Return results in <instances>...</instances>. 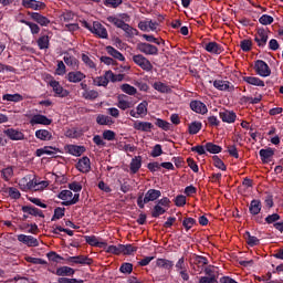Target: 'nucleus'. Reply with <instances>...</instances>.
Masks as SVG:
<instances>
[{
  "mask_svg": "<svg viewBox=\"0 0 283 283\" xmlns=\"http://www.w3.org/2000/svg\"><path fill=\"white\" fill-rule=\"evenodd\" d=\"M108 23H113L115 28H119V30H123L125 32L126 39H134L135 36H138V31L134 29L132 25L126 23L123 20H119L117 17L109 15L106 18Z\"/></svg>",
  "mask_w": 283,
  "mask_h": 283,
  "instance_id": "obj_1",
  "label": "nucleus"
},
{
  "mask_svg": "<svg viewBox=\"0 0 283 283\" xmlns=\"http://www.w3.org/2000/svg\"><path fill=\"white\" fill-rule=\"evenodd\" d=\"M160 196H163V192L160 190L149 189L145 195H138L137 206L139 207V209H145V205H148V202H155V200H158Z\"/></svg>",
  "mask_w": 283,
  "mask_h": 283,
  "instance_id": "obj_2",
  "label": "nucleus"
},
{
  "mask_svg": "<svg viewBox=\"0 0 283 283\" xmlns=\"http://www.w3.org/2000/svg\"><path fill=\"white\" fill-rule=\"evenodd\" d=\"M84 28H86V30H90L92 34L98 36V39H108L109 36V34L107 33V29L98 21H94L93 24L84 21Z\"/></svg>",
  "mask_w": 283,
  "mask_h": 283,
  "instance_id": "obj_3",
  "label": "nucleus"
},
{
  "mask_svg": "<svg viewBox=\"0 0 283 283\" xmlns=\"http://www.w3.org/2000/svg\"><path fill=\"white\" fill-rule=\"evenodd\" d=\"M254 71L259 76L266 78V76H271V67L269 64L264 62V60H256L254 62Z\"/></svg>",
  "mask_w": 283,
  "mask_h": 283,
  "instance_id": "obj_4",
  "label": "nucleus"
},
{
  "mask_svg": "<svg viewBox=\"0 0 283 283\" xmlns=\"http://www.w3.org/2000/svg\"><path fill=\"white\" fill-rule=\"evenodd\" d=\"M133 61L145 72H151V70H154V65L151 64V62L143 54L134 55Z\"/></svg>",
  "mask_w": 283,
  "mask_h": 283,
  "instance_id": "obj_5",
  "label": "nucleus"
},
{
  "mask_svg": "<svg viewBox=\"0 0 283 283\" xmlns=\"http://www.w3.org/2000/svg\"><path fill=\"white\" fill-rule=\"evenodd\" d=\"M137 50H139V52H143V54H146L148 56H158V46L150 43L140 42L137 45Z\"/></svg>",
  "mask_w": 283,
  "mask_h": 283,
  "instance_id": "obj_6",
  "label": "nucleus"
},
{
  "mask_svg": "<svg viewBox=\"0 0 283 283\" xmlns=\"http://www.w3.org/2000/svg\"><path fill=\"white\" fill-rule=\"evenodd\" d=\"M254 41L258 44V48H266L269 41V31L265 29H258L254 34Z\"/></svg>",
  "mask_w": 283,
  "mask_h": 283,
  "instance_id": "obj_7",
  "label": "nucleus"
},
{
  "mask_svg": "<svg viewBox=\"0 0 283 283\" xmlns=\"http://www.w3.org/2000/svg\"><path fill=\"white\" fill-rule=\"evenodd\" d=\"M64 151L70 154L71 156H75L76 158L83 156L84 151H87L85 146H78L74 144H67L64 146Z\"/></svg>",
  "mask_w": 283,
  "mask_h": 283,
  "instance_id": "obj_8",
  "label": "nucleus"
},
{
  "mask_svg": "<svg viewBox=\"0 0 283 283\" xmlns=\"http://www.w3.org/2000/svg\"><path fill=\"white\" fill-rule=\"evenodd\" d=\"M21 6L28 10H45L46 8L45 2L39 0H22Z\"/></svg>",
  "mask_w": 283,
  "mask_h": 283,
  "instance_id": "obj_9",
  "label": "nucleus"
},
{
  "mask_svg": "<svg viewBox=\"0 0 283 283\" xmlns=\"http://www.w3.org/2000/svg\"><path fill=\"white\" fill-rule=\"evenodd\" d=\"M49 84H50V87H52L54 94H56V96H59L60 98H65L66 96H70V92L63 88V86H61V83H59V81L52 80L49 82Z\"/></svg>",
  "mask_w": 283,
  "mask_h": 283,
  "instance_id": "obj_10",
  "label": "nucleus"
},
{
  "mask_svg": "<svg viewBox=\"0 0 283 283\" xmlns=\"http://www.w3.org/2000/svg\"><path fill=\"white\" fill-rule=\"evenodd\" d=\"M76 169L80 170L81 174H90L92 169V161L90 160V157L84 156L78 159L76 164Z\"/></svg>",
  "mask_w": 283,
  "mask_h": 283,
  "instance_id": "obj_11",
  "label": "nucleus"
},
{
  "mask_svg": "<svg viewBox=\"0 0 283 283\" xmlns=\"http://www.w3.org/2000/svg\"><path fill=\"white\" fill-rule=\"evenodd\" d=\"M4 136L10 140H25V134L19 129L8 128L3 130Z\"/></svg>",
  "mask_w": 283,
  "mask_h": 283,
  "instance_id": "obj_12",
  "label": "nucleus"
},
{
  "mask_svg": "<svg viewBox=\"0 0 283 283\" xmlns=\"http://www.w3.org/2000/svg\"><path fill=\"white\" fill-rule=\"evenodd\" d=\"M52 123L51 118H48V116L45 115H41V114H35L32 115L30 118V125H32V127H34V125H50Z\"/></svg>",
  "mask_w": 283,
  "mask_h": 283,
  "instance_id": "obj_13",
  "label": "nucleus"
},
{
  "mask_svg": "<svg viewBox=\"0 0 283 283\" xmlns=\"http://www.w3.org/2000/svg\"><path fill=\"white\" fill-rule=\"evenodd\" d=\"M219 117L221 118L222 123H228L231 125L232 123H235L238 115L233 111L223 109L219 113Z\"/></svg>",
  "mask_w": 283,
  "mask_h": 283,
  "instance_id": "obj_14",
  "label": "nucleus"
},
{
  "mask_svg": "<svg viewBox=\"0 0 283 283\" xmlns=\"http://www.w3.org/2000/svg\"><path fill=\"white\" fill-rule=\"evenodd\" d=\"M190 109H192V112H196V114L201 115H205L207 114V112H209V108H207V104L198 99L190 102Z\"/></svg>",
  "mask_w": 283,
  "mask_h": 283,
  "instance_id": "obj_15",
  "label": "nucleus"
},
{
  "mask_svg": "<svg viewBox=\"0 0 283 283\" xmlns=\"http://www.w3.org/2000/svg\"><path fill=\"white\" fill-rule=\"evenodd\" d=\"M259 155H260V158H261V161L266 165L269 163H271V160H273V156H275V149L269 147V148H262L260 151H259Z\"/></svg>",
  "mask_w": 283,
  "mask_h": 283,
  "instance_id": "obj_16",
  "label": "nucleus"
},
{
  "mask_svg": "<svg viewBox=\"0 0 283 283\" xmlns=\"http://www.w3.org/2000/svg\"><path fill=\"white\" fill-rule=\"evenodd\" d=\"M23 213H28V216H33V218H45L43 210L34 207V206H23Z\"/></svg>",
  "mask_w": 283,
  "mask_h": 283,
  "instance_id": "obj_17",
  "label": "nucleus"
},
{
  "mask_svg": "<svg viewBox=\"0 0 283 283\" xmlns=\"http://www.w3.org/2000/svg\"><path fill=\"white\" fill-rule=\"evenodd\" d=\"M29 15L32 20L35 21V23H39V25H42V28H48L50 23V19L48 17L39 13V12H30Z\"/></svg>",
  "mask_w": 283,
  "mask_h": 283,
  "instance_id": "obj_18",
  "label": "nucleus"
},
{
  "mask_svg": "<svg viewBox=\"0 0 283 283\" xmlns=\"http://www.w3.org/2000/svg\"><path fill=\"white\" fill-rule=\"evenodd\" d=\"M18 240L22 242V244H25L27 247H39V239L32 235L19 234Z\"/></svg>",
  "mask_w": 283,
  "mask_h": 283,
  "instance_id": "obj_19",
  "label": "nucleus"
},
{
  "mask_svg": "<svg viewBox=\"0 0 283 283\" xmlns=\"http://www.w3.org/2000/svg\"><path fill=\"white\" fill-rule=\"evenodd\" d=\"M134 129H136L137 132H146L149 133L154 129V124L149 123V122H140V120H136L133 124Z\"/></svg>",
  "mask_w": 283,
  "mask_h": 283,
  "instance_id": "obj_20",
  "label": "nucleus"
},
{
  "mask_svg": "<svg viewBox=\"0 0 283 283\" xmlns=\"http://www.w3.org/2000/svg\"><path fill=\"white\" fill-rule=\"evenodd\" d=\"M84 238L86 244H90V247H97L98 249H105V247H107V242L98 241V238H96V235H86Z\"/></svg>",
  "mask_w": 283,
  "mask_h": 283,
  "instance_id": "obj_21",
  "label": "nucleus"
},
{
  "mask_svg": "<svg viewBox=\"0 0 283 283\" xmlns=\"http://www.w3.org/2000/svg\"><path fill=\"white\" fill-rule=\"evenodd\" d=\"M127 98H129V97L125 94H120L117 96V107L119 109H123L124 112H125V109H129V108L134 107V104H132V102L127 101Z\"/></svg>",
  "mask_w": 283,
  "mask_h": 283,
  "instance_id": "obj_22",
  "label": "nucleus"
},
{
  "mask_svg": "<svg viewBox=\"0 0 283 283\" xmlns=\"http://www.w3.org/2000/svg\"><path fill=\"white\" fill-rule=\"evenodd\" d=\"M205 50H206V52H209L210 54H222V52H224V49L218 42L207 43L205 45Z\"/></svg>",
  "mask_w": 283,
  "mask_h": 283,
  "instance_id": "obj_23",
  "label": "nucleus"
},
{
  "mask_svg": "<svg viewBox=\"0 0 283 283\" xmlns=\"http://www.w3.org/2000/svg\"><path fill=\"white\" fill-rule=\"evenodd\" d=\"M74 273H76V270L66 265L57 268L55 271V275H57L59 277H72Z\"/></svg>",
  "mask_w": 283,
  "mask_h": 283,
  "instance_id": "obj_24",
  "label": "nucleus"
},
{
  "mask_svg": "<svg viewBox=\"0 0 283 283\" xmlns=\"http://www.w3.org/2000/svg\"><path fill=\"white\" fill-rule=\"evenodd\" d=\"M85 77V74L81 71H72L67 73L69 83H81Z\"/></svg>",
  "mask_w": 283,
  "mask_h": 283,
  "instance_id": "obj_25",
  "label": "nucleus"
},
{
  "mask_svg": "<svg viewBox=\"0 0 283 283\" xmlns=\"http://www.w3.org/2000/svg\"><path fill=\"white\" fill-rule=\"evenodd\" d=\"M50 149H53V151ZM54 151H59L61 154V149H59L56 147L44 146L43 148H39L35 150V156L38 158H41V156H44V154H46V156H54Z\"/></svg>",
  "mask_w": 283,
  "mask_h": 283,
  "instance_id": "obj_26",
  "label": "nucleus"
},
{
  "mask_svg": "<svg viewBox=\"0 0 283 283\" xmlns=\"http://www.w3.org/2000/svg\"><path fill=\"white\" fill-rule=\"evenodd\" d=\"M213 87H216V90H219L220 92H227L229 90H233V85H231V82L222 81V80H216L213 82Z\"/></svg>",
  "mask_w": 283,
  "mask_h": 283,
  "instance_id": "obj_27",
  "label": "nucleus"
},
{
  "mask_svg": "<svg viewBox=\"0 0 283 283\" xmlns=\"http://www.w3.org/2000/svg\"><path fill=\"white\" fill-rule=\"evenodd\" d=\"M156 266H158V269H165L168 273H171V269H174V261L169 259H157Z\"/></svg>",
  "mask_w": 283,
  "mask_h": 283,
  "instance_id": "obj_28",
  "label": "nucleus"
},
{
  "mask_svg": "<svg viewBox=\"0 0 283 283\" xmlns=\"http://www.w3.org/2000/svg\"><path fill=\"white\" fill-rule=\"evenodd\" d=\"M140 167H143V157L136 156L130 161V174H138L140 170Z\"/></svg>",
  "mask_w": 283,
  "mask_h": 283,
  "instance_id": "obj_29",
  "label": "nucleus"
},
{
  "mask_svg": "<svg viewBox=\"0 0 283 283\" xmlns=\"http://www.w3.org/2000/svg\"><path fill=\"white\" fill-rule=\"evenodd\" d=\"M262 211V201L253 199L249 206V212L251 216H258Z\"/></svg>",
  "mask_w": 283,
  "mask_h": 283,
  "instance_id": "obj_30",
  "label": "nucleus"
},
{
  "mask_svg": "<svg viewBox=\"0 0 283 283\" xmlns=\"http://www.w3.org/2000/svg\"><path fill=\"white\" fill-rule=\"evenodd\" d=\"M244 83H248V85H254L255 87H264V81H262L260 77H253V76H243Z\"/></svg>",
  "mask_w": 283,
  "mask_h": 283,
  "instance_id": "obj_31",
  "label": "nucleus"
},
{
  "mask_svg": "<svg viewBox=\"0 0 283 283\" xmlns=\"http://www.w3.org/2000/svg\"><path fill=\"white\" fill-rule=\"evenodd\" d=\"M106 52L109 54V56H113V59H116L117 61H125V55H123V53L112 45L106 46Z\"/></svg>",
  "mask_w": 283,
  "mask_h": 283,
  "instance_id": "obj_32",
  "label": "nucleus"
},
{
  "mask_svg": "<svg viewBox=\"0 0 283 283\" xmlns=\"http://www.w3.org/2000/svg\"><path fill=\"white\" fill-rule=\"evenodd\" d=\"M94 85L97 87H107L109 85V77H107V71L104 76H97L93 80Z\"/></svg>",
  "mask_w": 283,
  "mask_h": 283,
  "instance_id": "obj_33",
  "label": "nucleus"
},
{
  "mask_svg": "<svg viewBox=\"0 0 283 283\" xmlns=\"http://www.w3.org/2000/svg\"><path fill=\"white\" fill-rule=\"evenodd\" d=\"M35 138L38 140H52V133L48 129H38L35 130Z\"/></svg>",
  "mask_w": 283,
  "mask_h": 283,
  "instance_id": "obj_34",
  "label": "nucleus"
},
{
  "mask_svg": "<svg viewBox=\"0 0 283 283\" xmlns=\"http://www.w3.org/2000/svg\"><path fill=\"white\" fill-rule=\"evenodd\" d=\"M243 238H244L247 244L250 247H258V244H260V239H258V237L251 235V232H249V231H247L243 234Z\"/></svg>",
  "mask_w": 283,
  "mask_h": 283,
  "instance_id": "obj_35",
  "label": "nucleus"
},
{
  "mask_svg": "<svg viewBox=\"0 0 283 283\" xmlns=\"http://www.w3.org/2000/svg\"><path fill=\"white\" fill-rule=\"evenodd\" d=\"M2 101H8L10 103H21L23 101V95L15 93V94H4L2 96Z\"/></svg>",
  "mask_w": 283,
  "mask_h": 283,
  "instance_id": "obj_36",
  "label": "nucleus"
},
{
  "mask_svg": "<svg viewBox=\"0 0 283 283\" xmlns=\"http://www.w3.org/2000/svg\"><path fill=\"white\" fill-rule=\"evenodd\" d=\"M153 87L157 92H160V94H169V92H171V88L167 84H165L163 82H155L153 84Z\"/></svg>",
  "mask_w": 283,
  "mask_h": 283,
  "instance_id": "obj_37",
  "label": "nucleus"
},
{
  "mask_svg": "<svg viewBox=\"0 0 283 283\" xmlns=\"http://www.w3.org/2000/svg\"><path fill=\"white\" fill-rule=\"evenodd\" d=\"M39 50H48L50 48V36L48 35H41L38 41Z\"/></svg>",
  "mask_w": 283,
  "mask_h": 283,
  "instance_id": "obj_38",
  "label": "nucleus"
},
{
  "mask_svg": "<svg viewBox=\"0 0 283 283\" xmlns=\"http://www.w3.org/2000/svg\"><path fill=\"white\" fill-rule=\"evenodd\" d=\"M106 76L111 83H120L125 78L124 74H114L112 71H106Z\"/></svg>",
  "mask_w": 283,
  "mask_h": 283,
  "instance_id": "obj_39",
  "label": "nucleus"
},
{
  "mask_svg": "<svg viewBox=\"0 0 283 283\" xmlns=\"http://www.w3.org/2000/svg\"><path fill=\"white\" fill-rule=\"evenodd\" d=\"M96 123L97 125H114L112 117L103 114L97 115Z\"/></svg>",
  "mask_w": 283,
  "mask_h": 283,
  "instance_id": "obj_40",
  "label": "nucleus"
},
{
  "mask_svg": "<svg viewBox=\"0 0 283 283\" xmlns=\"http://www.w3.org/2000/svg\"><path fill=\"white\" fill-rule=\"evenodd\" d=\"M200 129H202V123L201 122H192L188 126V133L192 136L198 134L200 132Z\"/></svg>",
  "mask_w": 283,
  "mask_h": 283,
  "instance_id": "obj_41",
  "label": "nucleus"
},
{
  "mask_svg": "<svg viewBox=\"0 0 283 283\" xmlns=\"http://www.w3.org/2000/svg\"><path fill=\"white\" fill-rule=\"evenodd\" d=\"M167 213V210L163 208L160 205H155L151 211V217L153 218H160V216H165Z\"/></svg>",
  "mask_w": 283,
  "mask_h": 283,
  "instance_id": "obj_42",
  "label": "nucleus"
},
{
  "mask_svg": "<svg viewBox=\"0 0 283 283\" xmlns=\"http://www.w3.org/2000/svg\"><path fill=\"white\" fill-rule=\"evenodd\" d=\"M65 217V208L57 207L54 209V214L51 218V222H56V220H61V218Z\"/></svg>",
  "mask_w": 283,
  "mask_h": 283,
  "instance_id": "obj_43",
  "label": "nucleus"
},
{
  "mask_svg": "<svg viewBox=\"0 0 283 283\" xmlns=\"http://www.w3.org/2000/svg\"><path fill=\"white\" fill-rule=\"evenodd\" d=\"M206 151H209V154H220L222 147L209 142L206 144Z\"/></svg>",
  "mask_w": 283,
  "mask_h": 283,
  "instance_id": "obj_44",
  "label": "nucleus"
},
{
  "mask_svg": "<svg viewBox=\"0 0 283 283\" xmlns=\"http://www.w3.org/2000/svg\"><path fill=\"white\" fill-rule=\"evenodd\" d=\"M83 98H85V101H96V97L98 96V91L95 90H88V91H84L82 93Z\"/></svg>",
  "mask_w": 283,
  "mask_h": 283,
  "instance_id": "obj_45",
  "label": "nucleus"
},
{
  "mask_svg": "<svg viewBox=\"0 0 283 283\" xmlns=\"http://www.w3.org/2000/svg\"><path fill=\"white\" fill-rule=\"evenodd\" d=\"M21 23H23L24 25H28V28H30L31 30V34H39V32H41V27H39V24L27 21V20H21Z\"/></svg>",
  "mask_w": 283,
  "mask_h": 283,
  "instance_id": "obj_46",
  "label": "nucleus"
},
{
  "mask_svg": "<svg viewBox=\"0 0 283 283\" xmlns=\"http://www.w3.org/2000/svg\"><path fill=\"white\" fill-rule=\"evenodd\" d=\"M77 264L92 266L94 264V260L88 258L87 255H76Z\"/></svg>",
  "mask_w": 283,
  "mask_h": 283,
  "instance_id": "obj_47",
  "label": "nucleus"
},
{
  "mask_svg": "<svg viewBox=\"0 0 283 283\" xmlns=\"http://www.w3.org/2000/svg\"><path fill=\"white\" fill-rule=\"evenodd\" d=\"M147 107H149V103L147 101H143L136 107L137 114L139 116H147Z\"/></svg>",
  "mask_w": 283,
  "mask_h": 283,
  "instance_id": "obj_48",
  "label": "nucleus"
},
{
  "mask_svg": "<svg viewBox=\"0 0 283 283\" xmlns=\"http://www.w3.org/2000/svg\"><path fill=\"white\" fill-rule=\"evenodd\" d=\"M155 125L160 129H164V132H169V129H171V124L161 118H157Z\"/></svg>",
  "mask_w": 283,
  "mask_h": 283,
  "instance_id": "obj_49",
  "label": "nucleus"
},
{
  "mask_svg": "<svg viewBox=\"0 0 283 283\" xmlns=\"http://www.w3.org/2000/svg\"><path fill=\"white\" fill-rule=\"evenodd\" d=\"M134 271V264L125 262L119 266V273H124L125 275H130Z\"/></svg>",
  "mask_w": 283,
  "mask_h": 283,
  "instance_id": "obj_50",
  "label": "nucleus"
},
{
  "mask_svg": "<svg viewBox=\"0 0 283 283\" xmlns=\"http://www.w3.org/2000/svg\"><path fill=\"white\" fill-rule=\"evenodd\" d=\"M213 166L217 167V169H220L221 171H227V165H224V161L220 159L217 155L212 157Z\"/></svg>",
  "mask_w": 283,
  "mask_h": 283,
  "instance_id": "obj_51",
  "label": "nucleus"
},
{
  "mask_svg": "<svg viewBox=\"0 0 283 283\" xmlns=\"http://www.w3.org/2000/svg\"><path fill=\"white\" fill-rule=\"evenodd\" d=\"M138 251V248L132 245V244H122V253L123 255H132V253H136Z\"/></svg>",
  "mask_w": 283,
  "mask_h": 283,
  "instance_id": "obj_52",
  "label": "nucleus"
},
{
  "mask_svg": "<svg viewBox=\"0 0 283 283\" xmlns=\"http://www.w3.org/2000/svg\"><path fill=\"white\" fill-rule=\"evenodd\" d=\"M143 39H145V41H147L148 43H155L156 45H165V40L163 39L158 40L154 35L144 34Z\"/></svg>",
  "mask_w": 283,
  "mask_h": 283,
  "instance_id": "obj_53",
  "label": "nucleus"
},
{
  "mask_svg": "<svg viewBox=\"0 0 283 283\" xmlns=\"http://www.w3.org/2000/svg\"><path fill=\"white\" fill-rule=\"evenodd\" d=\"M122 92H124V94H128V96H135V94L137 93L136 87L129 85V84H123L120 86Z\"/></svg>",
  "mask_w": 283,
  "mask_h": 283,
  "instance_id": "obj_54",
  "label": "nucleus"
},
{
  "mask_svg": "<svg viewBox=\"0 0 283 283\" xmlns=\"http://www.w3.org/2000/svg\"><path fill=\"white\" fill-rule=\"evenodd\" d=\"M242 52H251L253 49V42L251 40H242L240 43Z\"/></svg>",
  "mask_w": 283,
  "mask_h": 283,
  "instance_id": "obj_55",
  "label": "nucleus"
},
{
  "mask_svg": "<svg viewBox=\"0 0 283 283\" xmlns=\"http://www.w3.org/2000/svg\"><path fill=\"white\" fill-rule=\"evenodd\" d=\"M195 224H196V219H193L191 217L185 218L182 221V227L186 229V231L193 229Z\"/></svg>",
  "mask_w": 283,
  "mask_h": 283,
  "instance_id": "obj_56",
  "label": "nucleus"
},
{
  "mask_svg": "<svg viewBox=\"0 0 283 283\" xmlns=\"http://www.w3.org/2000/svg\"><path fill=\"white\" fill-rule=\"evenodd\" d=\"M72 196H74V193H72L71 190H62L57 195V198L64 202H67L69 200H72Z\"/></svg>",
  "mask_w": 283,
  "mask_h": 283,
  "instance_id": "obj_57",
  "label": "nucleus"
},
{
  "mask_svg": "<svg viewBox=\"0 0 283 283\" xmlns=\"http://www.w3.org/2000/svg\"><path fill=\"white\" fill-rule=\"evenodd\" d=\"M151 158H158V156H163V145L156 144L153 147V150L150 153Z\"/></svg>",
  "mask_w": 283,
  "mask_h": 283,
  "instance_id": "obj_58",
  "label": "nucleus"
},
{
  "mask_svg": "<svg viewBox=\"0 0 283 283\" xmlns=\"http://www.w3.org/2000/svg\"><path fill=\"white\" fill-rule=\"evenodd\" d=\"M273 21H274L273 17H271L269 14H263L259 19V23H261V25H271V23H273Z\"/></svg>",
  "mask_w": 283,
  "mask_h": 283,
  "instance_id": "obj_59",
  "label": "nucleus"
},
{
  "mask_svg": "<svg viewBox=\"0 0 283 283\" xmlns=\"http://www.w3.org/2000/svg\"><path fill=\"white\" fill-rule=\"evenodd\" d=\"M104 6L106 8H118L119 6H123V0H104Z\"/></svg>",
  "mask_w": 283,
  "mask_h": 283,
  "instance_id": "obj_60",
  "label": "nucleus"
},
{
  "mask_svg": "<svg viewBox=\"0 0 283 283\" xmlns=\"http://www.w3.org/2000/svg\"><path fill=\"white\" fill-rule=\"evenodd\" d=\"M13 175L14 170L12 169V167H7L1 170V176L4 180H10V178H12Z\"/></svg>",
  "mask_w": 283,
  "mask_h": 283,
  "instance_id": "obj_61",
  "label": "nucleus"
},
{
  "mask_svg": "<svg viewBox=\"0 0 283 283\" xmlns=\"http://www.w3.org/2000/svg\"><path fill=\"white\" fill-rule=\"evenodd\" d=\"M61 20L64 21L65 23H70V21H74V12H72V11H64L61 14Z\"/></svg>",
  "mask_w": 283,
  "mask_h": 283,
  "instance_id": "obj_62",
  "label": "nucleus"
},
{
  "mask_svg": "<svg viewBox=\"0 0 283 283\" xmlns=\"http://www.w3.org/2000/svg\"><path fill=\"white\" fill-rule=\"evenodd\" d=\"M104 140H116V133L114 130L106 129L103 132Z\"/></svg>",
  "mask_w": 283,
  "mask_h": 283,
  "instance_id": "obj_63",
  "label": "nucleus"
},
{
  "mask_svg": "<svg viewBox=\"0 0 283 283\" xmlns=\"http://www.w3.org/2000/svg\"><path fill=\"white\" fill-rule=\"evenodd\" d=\"M199 283H218V279H216V275H212V276H201L199 279Z\"/></svg>",
  "mask_w": 283,
  "mask_h": 283,
  "instance_id": "obj_64",
  "label": "nucleus"
}]
</instances>
